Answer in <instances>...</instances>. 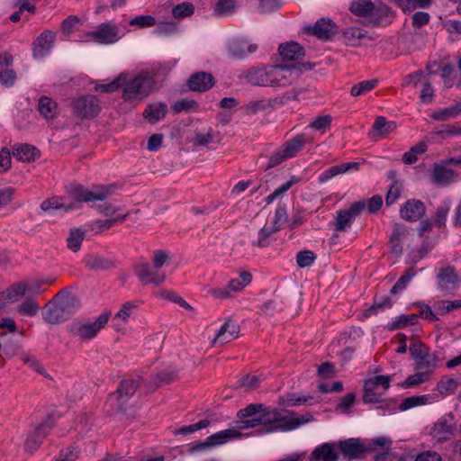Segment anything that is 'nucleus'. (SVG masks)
<instances>
[{
    "label": "nucleus",
    "instance_id": "1",
    "mask_svg": "<svg viewBox=\"0 0 461 461\" xmlns=\"http://www.w3.org/2000/svg\"><path fill=\"white\" fill-rule=\"evenodd\" d=\"M313 420V416L309 412L299 415L292 411L271 409L265 405L260 414L261 428L258 432L259 434H268L278 430H293Z\"/></svg>",
    "mask_w": 461,
    "mask_h": 461
},
{
    "label": "nucleus",
    "instance_id": "2",
    "mask_svg": "<svg viewBox=\"0 0 461 461\" xmlns=\"http://www.w3.org/2000/svg\"><path fill=\"white\" fill-rule=\"evenodd\" d=\"M80 302L72 293L60 291L50 301L42 311L46 322L55 325L69 319L79 308Z\"/></svg>",
    "mask_w": 461,
    "mask_h": 461
},
{
    "label": "nucleus",
    "instance_id": "3",
    "mask_svg": "<svg viewBox=\"0 0 461 461\" xmlns=\"http://www.w3.org/2000/svg\"><path fill=\"white\" fill-rule=\"evenodd\" d=\"M155 73L151 70L141 71L131 80L124 83L122 90V98L124 100L142 99L149 95L150 89L154 85Z\"/></svg>",
    "mask_w": 461,
    "mask_h": 461
},
{
    "label": "nucleus",
    "instance_id": "4",
    "mask_svg": "<svg viewBox=\"0 0 461 461\" xmlns=\"http://www.w3.org/2000/svg\"><path fill=\"white\" fill-rule=\"evenodd\" d=\"M113 185H97L92 190L86 189L79 184H71L68 187L69 195L78 202L104 201L113 194Z\"/></svg>",
    "mask_w": 461,
    "mask_h": 461
},
{
    "label": "nucleus",
    "instance_id": "5",
    "mask_svg": "<svg viewBox=\"0 0 461 461\" xmlns=\"http://www.w3.org/2000/svg\"><path fill=\"white\" fill-rule=\"evenodd\" d=\"M111 316L110 312H104L100 314L95 321H78L71 325V334L82 340H90L94 339L98 332L104 328Z\"/></svg>",
    "mask_w": 461,
    "mask_h": 461
},
{
    "label": "nucleus",
    "instance_id": "6",
    "mask_svg": "<svg viewBox=\"0 0 461 461\" xmlns=\"http://www.w3.org/2000/svg\"><path fill=\"white\" fill-rule=\"evenodd\" d=\"M389 387V376L380 375L366 379L364 384L363 402L365 403L380 402Z\"/></svg>",
    "mask_w": 461,
    "mask_h": 461
},
{
    "label": "nucleus",
    "instance_id": "7",
    "mask_svg": "<svg viewBox=\"0 0 461 461\" xmlns=\"http://www.w3.org/2000/svg\"><path fill=\"white\" fill-rule=\"evenodd\" d=\"M72 111L74 115L80 120L93 119L99 114L101 103L95 95L80 96L72 103Z\"/></svg>",
    "mask_w": 461,
    "mask_h": 461
},
{
    "label": "nucleus",
    "instance_id": "8",
    "mask_svg": "<svg viewBox=\"0 0 461 461\" xmlns=\"http://www.w3.org/2000/svg\"><path fill=\"white\" fill-rule=\"evenodd\" d=\"M56 420L53 415H50L43 422L35 428L27 437L24 447L27 452L33 454L41 445L43 439L47 437Z\"/></svg>",
    "mask_w": 461,
    "mask_h": 461
},
{
    "label": "nucleus",
    "instance_id": "9",
    "mask_svg": "<svg viewBox=\"0 0 461 461\" xmlns=\"http://www.w3.org/2000/svg\"><path fill=\"white\" fill-rule=\"evenodd\" d=\"M239 437H240V434L236 429H223L209 436L203 442H198L190 446L188 453L193 454L195 452L205 451Z\"/></svg>",
    "mask_w": 461,
    "mask_h": 461
},
{
    "label": "nucleus",
    "instance_id": "10",
    "mask_svg": "<svg viewBox=\"0 0 461 461\" xmlns=\"http://www.w3.org/2000/svg\"><path fill=\"white\" fill-rule=\"evenodd\" d=\"M271 65L252 67L248 70L242 71L239 76L241 79H246L248 83L257 86H270Z\"/></svg>",
    "mask_w": 461,
    "mask_h": 461
},
{
    "label": "nucleus",
    "instance_id": "11",
    "mask_svg": "<svg viewBox=\"0 0 461 461\" xmlns=\"http://www.w3.org/2000/svg\"><path fill=\"white\" fill-rule=\"evenodd\" d=\"M395 18V13L386 4L380 0L375 1V8L372 10L369 24L377 27L389 26Z\"/></svg>",
    "mask_w": 461,
    "mask_h": 461
},
{
    "label": "nucleus",
    "instance_id": "12",
    "mask_svg": "<svg viewBox=\"0 0 461 461\" xmlns=\"http://www.w3.org/2000/svg\"><path fill=\"white\" fill-rule=\"evenodd\" d=\"M366 208L365 201L353 203L348 210H340L337 213L336 221L334 223L335 230L344 231L349 226L353 220L358 216Z\"/></svg>",
    "mask_w": 461,
    "mask_h": 461
},
{
    "label": "nucleus",
    "instance_id": "13",
    "mask_svg": "<svg viewBox=\"0 0 461 461\" xmlns=\"http://www.w3.org/2000/svg\"><path fill=\"white\" fill-rule=\"evenodd\" d=\"M338 451H340L344 457L351 460L359 457L362 454L371 451L358 438H348L337 442Z\"/></svg>",
    "mask_w": 461,
    "mask_h": 461
},
{
    "label": "nucleus",
    "instance_id": "14",
    "mask_svg": "<svg viewBox=\"0 0 461 461\" xmlns=\"http://www.w3.org/2000/svg\"><path fill=\"white\" fill-rule=\"evenodd\" d=\"M134 273L142 283H150L159 285L164 283L166 276L158 273V269L153 268L148 262H140L134 267Z\"/></svg>",
    "mask_w": 461,
    "mask_h": 461
},
{
    "label": "nucleus",
    "instance_id": "15",
    "mask_svg": "<svg viewBox=\"0 0 461 461\" xmlns=\"http://www.w3.org/2000/svg\"><path fill=\"white\" fill-rule=\"evenodd\" d=\"M446 159L440 163H435L430 171L431 181L438 185H447L455 181L456 174L455 171L449 167Z\"/></svg>",
    "mask_w": 461,
    "mask_h": 461
},
{
    "label": "nucleus",
    "instance_id": "16",
    "mask_svg": "<svg viewBox=\"0 0 461 461\" xmlns=\"http://www.w3.org/2000/svg\"><path fill=\"white\" fill-rule=\"evenodd\" d=\"M426 213V206L423 202L417 199L408 200L400 209V215L407 221H417Z\"/></svg>",
    "mask_w": 461,
    "mask_h": 461
},
{
    "label": "nucleus",
    "instance_id": "17",
    "mask_svg": "<svg viewBox=\"0 0 461 461\" xmlns=\"http://www.w3.org/2000/svg\"><path fill=\"white\" fill-rule=\"evenodd\" d=\"M271 87H285L292 84V68L285 65H271Z\"/></svg>",
    "mask_w": 461,
    "mask_h": 461
},
{
    "label": "nucleus",
    "instance_id": "18",
    "mask_svg": "<svg viewBox=\"0 0 461 461\" xmlns=\"http://www.w3.org/2000/svg\"><path fill=\"white\" fill-rule=\"evenodd\" d=\"M339 458L337 443L325 442L312 450L309 461H338Z\"/></svg>",
    "mask_w": 461,
    "mask_h": 461
},
{
    "label": "nucleus",
    "instance_id": "19",
    "mask_svg": "<svg viewBox=\"0 0 461 461\" xmlns=\"http://www.w3.org/2000/svg\"><path fill=\"white\" fill-rule=\"evenodd\" d=\"M408 228L402 223H394L392 235L389 240L391 252L397 258L403 252V241L408 236Z\"/></svg>",
    "mask_w": 461,
    "mask_h": 461
},
{
    "label": "nucleus",
    "instance_id": "20",
    "mask_svg": "<svg viewBox=\"0 0 461 461\" xmlns=\"http://www.w3.org/2000/svg\"><path fill=\"white\" fill-rule=\"evenodd\" d=\"M213 86V77L203 71L193 74L188 79V86L192 91L205 92L211 89Z\"/></svg>",
    "mask_w": 461,
    "mask_h": 461
},
{
    "label": "nucleus",
    "instance_id": "21",
    "mask_svg": "<svg viewBox=\"0 0 461 461\" xmlns=\"http://www.w3.org/2000/svg\"><path fill=\"white\" fill-rule=\"evenodd\" d=\"M240 331L239 326L230 321H225L215 338L211 341V347H214L217 343L226 344L238 337Z\"/></svg>",
    "mask_w": 461,
    "mask_h": 461
},
{
    "label": "nucleus",
    "instance_id": "22",
    "mask_svg": "<svg viewBox=\"0 0 461 461\" xmlns=\"http://www.w3.org/2000/svg\"><path fill=\"white\" fill-rule=\"evenodd\" d=\"M258 50V45L249 43L246 40L234 39L230 41L229 52L235 59H244L249 53H254Z\"/></svg>",
    "mask_w": 461,
    "mask_h": 461
},
{
    "label": "nucleus",
    "instance_id": "23",
    "mask_svg": "<svg viewBox=\"0 0 461 461\" xmlns=\"http://www.w3.org/2000/svg\"><path fill=\"white\" fill-rule=\"evenodd\" d=\"M278 52L285 61H295L304 56L303 48L295 41L281 43L278 47Z\"/></svg>",
    "mask_w": 461,
    "mask_h": 461
},
{
    "label": "nucleus",
    "instance_id": "24",
    "mask_svg": "<svg viewBox=\"0 0 461 461\" xmlns=\"http://www.w3.org/2000/svg\"><path fill=\"white\" fill-rule=\"evenodd\" d=\"M453 427V417H443L434 424L430 434L439 441L446 440L452 435Z\"/></svg>",
    "mask_w": 461,
    "mask_h": 461
},
{
    "label": "nucleus",
    "instance_id": "25",
    "mask_svg": "<svg viewBox=\"0 0 461 461\" xmlns=\"http://www.w3.org/2000/svg\"><path fill=\"white\" fill-rule=\"evenodd\" d=\"M84 261L86 267L92 270H110L116 267L115 260L98 254L87 255Z\"/></svg>",
    "mask_w": 461,
    "mask_h": 461
},
{
    "label": "nucleus",
    "instance_id": "26",
    "mask_svg": "<svg viewBox=\"0 0 461 461\" xmlns=\"http://www.w3.org/2000/svg\"><path fill=\"white\" fill-rule=\"evenodd\" d=\"M359 167L360 164L358 162H348L330 167L321 174L319 181L321 183H324L338 175L344 174L351 170L357 171L359 170Z\"/></svg>",
    "mask_w": 461,
    "mask_h": 461
},
{
    "label": "nucleus",
    "instance_id": "27",
    "mask_svg": "<svg viewBox=\"0 0 461 461\" xmlns=\"http://www.w3.org/2000/svg\"><path fill=\"white\" fill-rule=\"evenodd\" d=\"M55 35L51 31H44L33 43L34 57L44 56L51 48Z\"/></svg>",
    "mask_w": 461,
    "mask_h": 461
},
{
    "label": "nucleus",
    "instance_id": "28",
    "mask_svg": "<svg viewBox=\"0 0 461 461\" xmlns=\"http://www.w3.org/2000/svg\"><path fill=\"white\" fill-rule=\"evenodd\" d=\"M38 111L46 120H52L59 115V106L57 102L45 95L39 98Z\"/></svg>",
    "mask_w": 461,
    "mask_h": 461
},
{
    "label": "nucleus",
    "instance_id": "29",
    "mask_svg": "<svg viewBox=\"0 0 461 461\" xmlns=\"http://www.w3.org/2000/svg\"><path fill=\"white\" fill-rule=\"evenodd\" d=\"M366 39L372 41L375 38L368 35L367 32L362 33L361 31H339L338 35V40H340L345 44L351 46L360 45Z\"/></svg>",
    "mask_w": 461,
    "mask_h": 461
},
{
    "label": "nucleus",
    "instance_id": "30",
    "mask_svg": "<svg viewBox=\"0 0 461 461\" xmlns=\"http://www.w3.org/2000/svg\"><path fill=\"white\" fill-rule=\"evenodd\" d=\"M374 8L375 2L371 0H352L349 5V10L352 14L367 21H369Z\"/></svg>",
    "mask_w": 461,
    "mask_h": 461
},
{
    "label": "nucleus",
    "instance_id": "31",
    "mask_svg": "<svg viewBox=\"0 0 461 461\" xmlns=\"http://www.w3.org/2000/svg\"><path fill=\"white\" fill-rule=\"evenodd\" d=\"M121 35L117 31H92L86 34L85 41H94L101 44H108L116 41Z\"/></svg>",
    "mask_w": 461,
    "mask_h": 461
},
{
    "label": "nucleus",
    "instance_id": "32",
    "mask_svg": "<svg viewBox=\"0 0 461 461\" xmlns=\"http://www.w3.org/2000/svg\"><path fill=\"white\" fill-rule=\"evenodd\" d=\"M13 156L23 162H32L40 156L38 149L29 144H20L14 147Z\"/></svg>",
    "mask_w": 461,
    "mask_h": 461
},
{
    "label": "nucleus",
    "instance_id": "33",
    "mask_svg": "<svg viewBox=\"0 0 461 461\" xmlns=\"http://www.w3.org/2000/svg\"><path fill=\"white\" fill-rule=\"evenodd\" d=\"M166 114L167 105L162 103L151 104L143 112L144 118L151 124L162 120Z\"/></svg>",
    "mask_w": 461,
    "mask_h": 461
},
{
    "label": "nucleus",
    "instance_id": "34",
    "mask_svg": "<svg viewBox=\"0 0 461 461\" xmlns=\"http://www.w3.org/2000/svg\"><path fill=\"white\" fill-rule=\"evenodd\" d=\"M438 363V357L434 352H425V354L415 361V370H422L431 375Z\"/></svg>",
    "mask_w": 461,
    "mask_h": 461
},
{
    "label": "nucleus",
    "instance_id": "35",
    "mask_svg": "<svg viewBox=\"0 0 461 461\" xmlns=\"http://www.w3.org/2000/svg\"><path fill=\"white\" fill-rule=\"evenodd\" d=\"M139 386V379H125L121 382L119 387L113 394L116 395L119 399L125 398V400H127L135 393Z\"/></svg>",
    "mask_w": 461,
    "mask_h": 461
},
{
    "label": "nucleus",
    "instance_id": "36",
    "mask_svg": "<svg viewBox=\"0 0 461 461\" xmlns=\"http://www.w3.org/2000/svg\"><path fill=\"white\" fill-rule=\"evenodd\" d=\"M307 142V138L304 134H299L293 139L289 140L282 148L289 158H294L303 148Z\"/></svg>",
    "mask_w": 461,
    "mask_h": 461
},
{
    "label": "nucleus",
    "instance_id": "37",
    "mask_svg": "<svg viewBox=\"0 0 461 461\" xmlns=\"http://www.w3.org/2000/svg\"><path fill=\"white\" fill-rule=\"evenodd\" d=\"M252 281V275L248 271L240 272L238 278L231 279L228 282L227 287L230 294H235L241 292L248 285H249Z\"/></svg>",
    "mask_w": 461,
    "mask_h": 461
},
{
    "label": "nucleus",
    "instance_id": "38",
    "mask_svg": "<svg viewBox=\"0 0 461 461\" xmlns=\"http://www.w3.org/2000/svg\"><path fill=\"white\" fill-rule=\"evenodd\" d=\"M396 129V124L393 122L387 121L383 116H378L372 127V131H370V135H380L385 136L387 133L393 131Z\"/></svg>",
    "mask_w": 461,
    "mask_h": 461
},
{
    "label": "nucleus",
    "instance_id": "39",
    "mask_svg": "<svg viewBox=\"0 0 461 461\" xmlns=\"http://www.w3.org/2000/svg\"><path fill=\"white\" fill-rule=\"evenodd\" d=\"M461 114V102H457L448 107L435 111L431 118L436 121H447L450 118H456Z\"/></svg>",
    "mask_w": 461,
    "mask_h": 461
},
{
    "label": "nucleus",
    "instance_id": "40",
    "mask_svg": "<svg viewBox=\"0 0 461 461\" xmlns=\"http://www.w3.org/2000/svg\"><path fill=\"white\" fill-rule=\"evenodd\" d=\"M176 373L174 371L164 370L156 374L150 380V385L153 389H158L165 384H170L176 379Z\"/></svg>",
    "mask_w": 461,
    "mask_h": 461
},
{
    "label": "nucleus",
    "instance_id": "41",
    "mask_svg": "<svg viewBox=\"0 0 461 461\" xmlns=\"http://www.w3.org/2000/svg\"><path fill=\"white\" fill-rule=\"evenodd\" d=\"M85 239V231L81 229L75 228L71 229L69 235L67 238V246L73 251L77 252L81 248V243Z\"/></svg>",
    "mask_w": 461,
    "mask_h": 461
},
{
    "label": "nucleus",
    "instance_id": "42",
    "mask_svg": "<svg viewBox=\"0 0 461 461\" xmlns=\"http://www.w3.org/2000/svg\"><path fill=\"white\" fill-rule=\"evenodd\" d=\"M378 86V79L374 78L370 80L361 81L354 85L350 89V95L354 97L365 95Z\"/></svg>",
    "mask_w": 461,
    "mask_h": 461
},
{
    "label": "nucleus",
    "instance_id": "43",
    "mask_svg": "<svg viewBox=\"0 0 461 461\" xmlns=\"http://www.w3.org/2000/svg\"><path fill=\"white\" fill-rule=\"evenodd\" d=\"M450 208L451 203L448 200L442 201L441 203L438 206L434 216V223L437 227H445Z\"/></svg>",
    "mask_w": 461,
    "mask_h": 461
},
{
    "label": "nucleus",
    "instance_id": "44",
    "mask_svg": "<svg viewBox=\"0 0 461 461\" xmlns=\"http://www.w3.org/2000/svg\"><path fill=\"white\" fill-rule=\"evenodd\" d=\"M28 286L26 284L17 283L11 285L5 292H4V295L11 302H17L26 294Z\"/></svg>",
    "mask_w": 461,
    "mask_h": 461
},
{
    "label": "nucleus",
    "instance_id": "45",
    "mask_svg": "<svg viewBox=\"0 0 461 461\" xmlns=\"http://www.w3.org/2000/svg\"><path fill=\"white\" fill-rule=\"evenodd\" d=\"M139 307L138 302H126L124 303L119 312L114 315V321H121L122 322H127L129 318L131 316L134 310Z\"/></svg>",
    "mask_w": 461,
    "mask_h": 461
},
{
    "label": "nucleus",
    "instance_id": "46",
    "mask_svg": "<svg viewBox=\"0 0 461 461\" xmlns=\"http://www.w3.org/2000/svg\"><path fill=\"white\" fill-rule=\"evenodd\" d=\"M416 271L414 267H410L405 273L399 278L396 284L390 290L391 294H397L400 291L404 290L407 285L410 283L411 278L415 276Z\"/></svg>",
    "mask_w": 461,
    "mask_h": 461
},
{
    "label": "nucleus",
    "instance_id": "47",
    "mask_svg": "<svg viewBox=\"0 0 461 461\" xmlns=\"http://www.w3.org/2000/svg\"><path fill=\"white\" fill-rule=\"evenodd\" d=\"M270 106L269 101L267 100H254L245 104L242 109L246 115L251 116L259 112L265 111Z\"/></svg>",
    "mask_w": 461,
    "mask_h": 461
},
{
    "label": "nucleus",
    "instance_id": "48",
    "mask_svg": "<svg viewBox=\"0 0 461 461\" xmlns=\"http://www.w3.org/2000/svg\"><path fill=\"white\" fill-rule=\"evenodd\" d=\"M393 306V302L389 296H384L380 299H375L373 305L365 311V316L370 317L374 314H376L378 311H383L385 308H391Z\"/></svg>",
    "mask_w": 461,
    "mask_h": 461
},
{
    "label": "nucleus",
    "instance_id": "49",
    "mask_svg": "<svg viewBox=\"0 0 461 461\" xmlns=\"http://www.w3.org/2000/svg\"><path fill=\"white\" fill-rule=\"evenodd\" d=\"M438 281L441 285H455L458 282V277L453 267H447L441 268L438 275Z\"/></svg>",
    "mask_w": 461,
    "mask_h": 461
},
{
    "label": "nucleus",
    "instance_id": "50",
    "mask_svg": "<svg viewBox=\"0 0 461 461\" xmlns=\"http://www.w3.org/2000/svg\"><path fill=\"white\" fill-rule=\"evenodd\" d=\"M236 0H218L214 6V13L218 15H229L236 9Z\"/></svg>",
    "mask_w": 461,
    "mask_h": 461
},
{
    "label": "nucleus",
    "instance_id": "51",
    "mask_svg": "<svg viewBox=\"0 0 461 461\" xmlns=\"http://www.w3.org/2000/svg\"><path fill=\"white\" fill-rule=\"evenodd\" d=\"M12 335H10V333L6 332V331H3L1 334H0V342L2 343V346L4 347V350H6L7 353H10V354H15L16 351L20 348V346L18 344V342L15 340H14V333H11Z\"/></svg>",
    "mask_w": 461,
    "mask_h": 461
},
{
    "label": "nucleus",
    "instance_id": "52",
    "mask_svg": "<svg viewBox=\"0 0 461 461\" xmlns=\"http://www.w3.org/2000/svg\"><path fill=\"white\" fill-rule=\"evenodd\" d=\"M260 381L258 375H246L238 381V387L243 388L245 391H252L259 386Z\"/></svg>",
    "mask_w": 461,
    "mask_h": 461
},
{
    "label": "nucleus",
    "instance_id": "53",
    "mask_svg": "<svg viewBox=\"0 0 461 461\" xmlns=\"http://www.w3.org/2000/svg\"><path fill=\"white\" fill-rule=\"evenodd\" d=\"M128 24L136 27H152L156 25V20L151 15H140L131 19ZM127 23L119 24L120 27H125Z\"/></svg>",
    "mask_w": 461,
    "mask_h": 461
},
{
    "label": "nucleus",
    "instance_id": "54",
    "mask_svg": "<svg viewBox=\"0 0 461 461\" xmlns=\"http://www.w3.org/2000/svg\"><path fill=\"white\" fill-rule=\"evenodd\" d=\"M265 405L262 403H251L246 408L241 409L238 411L239 419H246L249 417H257L261 414Z\"/></svg>",
    "mask_w": 461,
    "mask_h": 461
},
{
    "label": "nucleus",
    "instance_id": "55",
    "mask_svg": "<svg viewBox=\"0 0 461 461\" xmlns=\"http://www.w3.org/2000/svg\"><path fill=\"white\" fill-rule=\"evenodd\" d=\"M126 82V74H121L115 78L113 82L109 84L99 85L95 87V90L101 91L104 93H113L116 91L118 88L122 86Z\"/></svg>",
    "mask_w": 461,
    "mask_h": 461
},
{
    "label": "nucleus",
    "instance_id": "56",
    "mask_svg": "<svg viewBox=\"0 0 461 461\" xmlns=\"http://www.w3.org/2000/svg\"><path fill=\"white\" fill-rule=\"evenodd\" d=\"M276 231L272 227L264 226L258 232V240L253 241L252 245L258 248L267 247L270 244V236Z\"/></svg>",
    "mask_w": 461,
    "mask_h": 461
},
{
    "label": "nucleus",
    "instance_id": "57",
    "mask_svg": "<svg viewBox=\"0 0 461 461\" xmlns=\"http://www.w3.org/2000/svg\"><path fill=\"white\" fill-rule=\"evenodd\" d=\"M194 7L191 3H182L172 9V14L175 18L183 19L193 14Z\"/></svg>",
    "mask_w": 461,
    "mask_h": 461
},
{
    "label": "nucleus",
    "instance_id": "58",
    "mask_svg": "<svg viewBox=\"0 0 461 461\" xmlns=\"http://www.w3.org/2000/svg\"><path fill=\"white\" fill-rule=\"evenodd\" d=\"M282 5L281 0H259L258 10L260 14H267L277 11Z\"/></svg>",
    "mask_w": 461,
    "mask_h": 461
},
{
    "label": "nucleus",
    "instance_id": "59",
    "mask_svg": "<svg viewBox=\"0 0 461 461\" xmlns=\"http://www.w3.org/2000/svg\"><path fill=\"white\" fill-rule=\"evenodd\" d=\"M309 37L316 38L321 41L338 39L339 31H304Z\"/></svg>",
    "mask_w": 461,
    "mask_h": 461
},
{
    "label": "nucleus",
    "instance_id": "60",
    "mask_svg": "<svg viewBox=\"0 0 461 461\" xmlns=\"http://www.w3.org/2000/svg\"><path fill=\"white\" fill-rule=\"evenodd\" d=\"M197 106L198 104L194 100L183 98L176 101L172 106V109L176 113H180L183 111L189 112L194 110Z\"/></svg>",
    "mask_w": 461,
    "mask_h": 461
},
{
    "label": "nucleus",
    "instance_id": "61",
    "mask_svg": "<svg viewBox=\"0 0 461 461\" xmlns=\"http://www.w3.org/2000/svg\"><path fill=\"white\" fill-rule=\"evenodd\" d=\"M39 305L34 300L29 299L18 306V311L23 315L35 316L39 311Z\"/></svg>",
    "mask_w": 461,
    "mask_h": 461
},
{
    "label": "nucleus",
    "instance_id": "62",
    "mask_svg": "<svg viewBox=\"0 0 461 461\" xmlns=\"http://www.w3.org/2000/svg\"><path fill=\"white\" fill-rule=\"evenodd\" d=\"M170 258L169 253L166 250L158 249L152 253L151 260L156 269L161 268Z\"/></svg>",
    "mask_w": 461,
    "mask_h": 461
},
{
    "label": "nucleus",
    "instance_id": "63",
    "mask_svg": "<svg viewBox=\"0 0 461 461\" xmlns=\"http://www.w3.org/2000/svg\"><path fill=\"white\" fill-rule=\"evenodd\" d=\"M435 134L441 136L443 139L449 138L454 135H461V126L457 123L446 124L442 130L434 131Z\"/></svg>",
    "mask_w": 461,
    "mask_h": 461
},
{
    "label": "nucleus",
    "instance_id": "64",
    "mask_svg": "<svg viewBox=\"0 0 461 461\" xmlns=\"http://www.w3.org/2000/svg\"><path fill=\"white\" fill-rule=\"evenodd\" d=\"M315 259V255L311 250H303L297 253L296 262L300 267L311 266Z\"/></svg>",
    "mask_w": 461,
    "mask_h": 461
}]
</instances>
